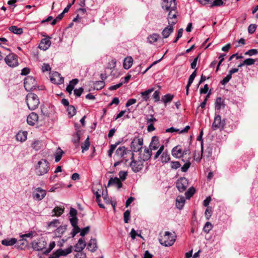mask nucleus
Segmentation results:
<instances>
[{"mask_svg":"<svg viewBox=\"0 0 258 258\" xmlns=\"http://www.w3.org/2000/svg\"><path fill=\"white\" fill-rule=\"evenodd\" d=\"M50 169L49 163L46 159L39 161L35 167V173L38 176H42L47 173Z\"/></svg>","mask_w":258,"mask_h":258,"instance_id":"obj_1","label":"nucleus"},{"mask_svg":"<svg viewBox=\"0 0 258 258\" xmlns=\"http://www.w3.org/2000/svg\"><path fill=\"white\" fill-rule=\"evenodd\" d=\"M26 102L28 108L31 110L37 108L40 104L38 97L33 93H29L27 95Z\"/></svg>","mask_w":258,"mask_h":258,"instance_id":"obj_2","label":"nucleus"},{"mask_svg":"<svg viewBox=\"0 0 258 258\" xmlns=\"http://www.w3.org/2000/svg\"><path fill=\"white\" fill-rule=\"evenodd\" d=\"M176 236L173 235L169 231H166L163 236H161L159 239L161 245L165 246H170L173 244L175 241Z\"/></svg>","mask_w":258,"mask_h":258,"instance_id":"obj_3","label":"nucleus"},{"mask_svg":"<svg viewBox=\"0 0 258 258\" xmlns=\"http://www.w3.org/2000/svg\"><path fill=\"white\" fill-rule=\"evenodd\" d=\"M225 124V120L221 119V117L219 115V112H215L214 121L212 124V129L213 131H216L218 129L222 130L224 129Z\"/></svg>","mask_w":258,"mask_h":258,"instance_id":"obj_4","label":"nucleus"},{"mask_svg":"<svg viewBox=\"0 0 258 258\" xmlns=\"http://www.w3.org/2000/svg\"><path fill=\"white\" fill-rule=\"evenodd\" d=\"M47 242L43 237H41L37 240H34L32 242V247L36 251H42L43 252L46 249Z\"/></svg>","mask_w":258,"mask_h":258,"instance_id":"obj_5","label":"nucleus"},{"mask_svg":"<svg viewBox=\"0 0 258 258\" xmlns=\"http://www.w3.org/2000/svg\"><path fill=\"white\" fill-rule=\"evenodd\" d=\"M36 85V81L33 77L29 76L24 80V86L27 91H30L35 89Z\"/></svg>","mask_w":258,"mask_h":258,"instance_id":"obj_6","label":"nucleus"},{"mask_svg":"<svg viewBox=\"0 0 258 258\" xmlns=\"http://www.w3.org/2000/svg\"><path fill=\"white\" fill-rule=\"evenodd\" d=\"M5 61L7 64L12 68H14L18 66V56L14 53H11L5 58Z\"/></svg>","mask_w":258,"mask_h":258,"instance_id":"obj_7","label":"nucleus"},{"mask_svg":"<svg viewBox=\"0 0 258 258\" xmlns=\"http://www.w3.org/2000/svg\"><path fill=\"white\" fill-rule=\"evenodd\" d=\"M143 144V140L142 138L135 137L131 143V148L133 152H137L142 149Z\"/></svg>","mask_w":258,"mask_h":258,"instance_id":"obj_8","label":"nucleus"},{"mask_svg":"<svg viewBox=\"0 0 258 258\" xmlns=\"http://www.w3.org/2000/svg\"><path fill=\"white\" fill-rule=\"evenodd\" d=\"M72 251V246H70L66 249H58L54 252L51 256V258H59L61 256H66Z\"/></svg>","mask_w":258,"mask_h":258,"instance_id":"obj_9","label":"nucleus"},{"mask_svg":"<svg viewBox=\"0 0 258 258\" xmlns=\"http://www.w3.org/2000/svg\"><path fill=\"white\" fill-rule=\"evenodd\" d=\"M167 11L169 12L167 17L168 24L169 25H174L177 22V9H172Z\"/></svg>","mask_w":258,"mask_h":258,"instance_id":"obj_10","label":"nucleus"},{"mask_svg":"<svg viewBox=\"0 0 258 258\" xmlns=\"http://www.w3.org/2000/svg\"><path fill=\"white\" fill-rule=\"evenodd\" d=\"M42 114L46 117H50L55 112V107L53 105H43L41 107Z\"/></svg>","mask_w":258,"mask_h":258,"instance_id":"obj_11","label":"nucleus"},{"mask_svg":"<svg viewBox=\"0 0 258 258\" xmlns=\"http://www.w3.org/2000/svg\"><path fill=\"white\" fill-rule=\"evenodd\" d=\"M188 185V180L185 177H181L178 179L176 182V187L180 192L184 191L187 187Z\"/></svg>","mask_w":258,"mask_h":258,"instance_id":"obj_12","label":"nucleus"},{"mask_svg":"<svg viewBox=\"0 0 258 258\" xmlns=\"http://www.w3.org/2000/svg\"><path fill=\"white\" fill-rule=\"evenodd\" d=\"M162 7L166 11L172 9H177L176 0H163L162 3Z\"/></svg>","mask_w":258,"mask_h":258,"instance_id":"obj_13","label":"nucleus"},{"mask_svg":"<svg viewBox=\"0 0 258 258\" xmlns=\"http://www.w3.org/2000/svg\"><path fill=\"white\" fill-rule=\"evenodd\" d=\"M130 166L134 172H138L142 169L143 167V161L141 160H133L130 164Z\"/></svg>","mask_w":258,"mask_h":258,"instance_id":"obj_14","label":"nucleus"},{"mask_svg":"<svg viewBox=\"0 0 258 258\" xmlns=\"http://www.w3.org/2000/svg\"><path fill=\"white\" fill-rule=\"evenodd\" d=\"M46 192L45 190L42 189L40 187H38L36 189L35 192L33 193V197L34 199L40 201L42 200L46 196Z\"/></svg>","mask_w":258,"mask_h":258,"instance_id":"obj_15","label":"nucleus"},{"mask_svg":"<svg viewBox=\"0 0 258 258\" xmlns=\"http://www.w3.org/2000/svg\"><path fill=\"white\" fill-rule=\"evenodd\" d=\"M51 82L55 84H61L63 83V78L58 72L53 73L50 76Z\"/></svg>","mask_w":258,"mask_h":258,"instance_id":"obj_16","label":"nucleus"},{"mask_svg":"<svg viewBox=\"0 0 258 258\" xmlns=\"http://www.w3.org/2000/svg\"><path fill=\"white\" fill-rule=\"evenodd\" d=\"M38 115L35 112H31L27 117V122L28 124L33 126L38 121Z\"/></svg>","mask_w":258,"mask_h":258,"instance_id":"obj_17","label":"nucleus"},{"mask_svg":"<svg viewBox=\"0 0 258 258\" xmlns=\"http://www.w3.org/2000/svg\"><path fill=\"white\" fill-rule=\"evenodd\" d=\"M130 152L124 146L118 148L115 151V155L120 158H124L125 155Z\"/></svg>","mask_w":258,"mask_h":258,"instance_id":"obj_18","label":"nucleus"},{"mask_svg":"<svg viewBox=\"0 0 258 258\" xmlns=\"http://www.w3.org/2000/svg\"><path fill=\"white\" fill-rule=\"evenodd\" d=\"M161 146L158 137L154 136L152 138L151 142L149 145L151 150H156Z\"/></svg>","mask_w":258,"mask_h":258,"instance_id":"obj_19","label":"nucleus"},{"mask_svg":"<svg viewBox=\"0 0 258 258\" xmlns=\"http://www.w3.org/2000/svg\"><path fill=\"white\" fill-rule=\"evenodd\" d=\"M50 38V37H47L43 38L41 40L39 45V47L40 49L46 50L50 47L51 45Z\"/></svg>","mask_w":258,"mask_h":258,"instance_id":"obj_20","label":"nucleus"},{"mask_svg":"<svg viewBox=\"0 0 258 258\" xmlns=\"http://www.w3.org/2000/svg\"><path fill=\"white\" fill-rule=\"evenodd\" d=\"M225 103L224 100L221 97H217L215 101V112H220L221 108H224Z\"/></svg>","mask_w":258,"mask_h":258,"instance_id":"obj_21","label":"nucleus"},{"mask_svg":"<svg viewBox=\"0 0 258 258\" xmlns=\"http://www.w3.org/2000/svg\"><path fill=\"white\" fill-rule=\"evenodd\" d=\"M86 246V243L84 238H81L75 245V251H83Z\"/></svg>","mask_w":258,"mask_h":258,"instance_id":"obj_22","label":"nucleus"},{"mask_svg":"<svg viewBox=\"0 0 258 258\" xmlns=\"http://www.w3.org/2000/svg\"><path fill=\"white\" fill-rule=\"evenodd\" d=\"M112 185L116 186L117 188L119 189L122 187V184L118 177H111L108 181L107 186Z\"/></svg>","mask_w":258,"mask_h":258,"instance_id":"obj_23","label":"nucleus"},{"mask_svg":"<svg viewBox=\"0 0 258 258\" xmlns=\"http://www.w3.org/2000/svg\"><path fill=\"white\" fill-rule=\"evenodd\" d=\"M172 155L173 156L179 158L183 156V150L180 146L174 147L172 150Z\"/></svg>","mask_w":258,"mask_h":258,"instance_id":"obj_24","label":"nucleus"},{"mask_svg":"<svg viewBox=\"0 0 258 258\" xmlns=\"http://www.w3.org/2000/svg\"><path fill=\"white\" fill-rule=\"evenodd\" d=\"M174 25H169L166 27L162 32V35L164 38H168L174 31Z\"/></svg>","mask_w":258,"mask_h":258,"instance_id":"obj_25","label":"nucleus"},{"mask_svg":"<svg viewBox=\"0 0 258 258\" xmlns=\"http://www.w3.org/2000/svg\"><path fill=\"white\" fill-rule=\"evenodd\" d=\"M87 249L92 252L95 251L97 249L96 239L91 238L87 244Z\"/></svg>","mask_w":258,"mask_h":258,"instance_id":"obj_26","label":"nucleus"},{"mask_svg":"<svg viewBox=\"0 0 258 258\" xmlns=\"http://www.w3.org/2000/svg\"><path fill=\"white\" fill-rule=\"evenodd\" d=\"M185 198L182 196H179L176 198V206L179 209H182L185 204Z\"/></svg>","mask_w":258,"mask_h":258,"instance_id":"obj_27","label":"nucleus"},{"mask_svg":"<svg viewBox=\"0 0 258 258\" xmlns=\"http://www.w3.org/2000/svg\"><path fill=\"white\" fill-rule=\"evenodd\" d=\"M17 242V239L15 238H7L2 241V244L5 246H12L16 244Z\"/></svg>","mask_w":258,"mask_h":258,"instance_id":"obj_28","label":"nucleus"},{"mask_svg":"<svg viewBox=\"0 0 258 258\" xmlns=\"http://www.w3.org/2000/svg\"><path fill=\"white\" fill-rule=\"evenodd\" d=\"M133 59L131 56H128L124 58L123 66L126 69H129L133 65Z\"/></svg>","mask_w":258,"mask_h":258,"instance_id":"obj_29","label":"nucleus"},{"mask_svg":"<svg viewBox=\"0 0 258 258\" xmlns=\"http://www.w3.org/2000/svg\"><path fill=\"white\" fill-rule=\"evenodd\" d=\"M16 138L17 141L23 142L27 140V132L26 131L20 132L17 134Z\"/></svg>","mask_w":258,"mask_h":258,"instance_id":"obj_30","label":"nucleus"},{"mask_svg":"<svg viewBox=\"0 0 258 258\" xmlns=\"http://www.w3.org/2000/svg\"><path fill=\"white\" fill-rule=\"evenodd\" d=\"M67 229V225L59 226L54 231V235L56 237H60Z\"/></svg>","mask_w":258,"mask_h":258,"instance_id":"obj_31","label":"nucleus"},{"mask_svg":"<svg viewBox=\"0 0 258 258\" xmlns=\"http://www.w3.org/2000/svg\"><path fill=\"white\" fill-rule=\"evenodd\" d=\"M27 245V242L25 239H22L19 240L15 247L19 249H24Z\"/></svg>","mask_w":258,"mask_h":258,"instance_id":"obj_32","label":"nucleus"},{"mask_svg":"<svg viewBox=\"0 0 258 258\" xmlns=\"http://www.w3.org/2000/svg\"><path fill=\"white\" fill-rule=\"evenodd\" d=\"M154 91V88H152L149 89L144 92H142L141 93V95L143 97V100L145 101H148L149 99V95L151 93H152Z\"/></svg>","mask_w":258,"mask_h":258,"instance_id":"obj_33","label":"nucleus"},{"mask_svg":"<svg viewBox=\"0 0 258 258\" xmlns=\"http://www.w3.org/2000/svg\"><path fill=\"white\" fill-rule=\"evenodd\" d=\"M174 97L173 95H171L170 94H167L163 96L161 98V101L164 103L166 105L167 103L170 102Z\"/></svg>","mask_w":258,"mask_h":258,"instance_id":"obj_34","label":"nucleus"},{"mask_svg":"<svg viewBox=\"0 0 258 258\" xmlns=\"http://www.w3.org/2000/svg\"><path fill=\"white\" fill-rule=\"evenodd\" d=\"M212 151H213V148L212 147L209 145L208 146L205 151L203 150V152H202V156L204 155V156H206L207 157H209L212 156Z\"/></svg>","mask_w":258,"mask_h":258,"instance_id":"obj_35","label":"nucleus"},{"mask_svg":"<svg viewBox=\"0 0 258 258\" xmlns=\"http://www.w3.org/2000/svg\"><path fill=\"white\" fill-rule=\"evenodd\" d=\"M159 38V35L157 33H154L150 35L148 37V41L150 43H153L156 42Z\"/></svg>","mask_w":258,"mask_h":258,"instance_id":"obj_36","label":"nucleus"},{"mask_svg":"<svg viewBox=\"0 0 258 258\" xmlns=\"http://www.w3.org/2000/svg\"><path fill=\"white\" fill-rule=\"evenodd\" d=\"M152 151L150 149H145L144 150V154L143 155V161H147L149 160L152 156Z\"/></svg>","mask_w":258,"mask_h":258,"instance_id":"obj_37","label":"nucleus"},{"mask_svg":"<svg viewBox=\"0 0 258 258\" xmlns=\"http://www.w3.org/2000/svg\"><path fill=\"white\" fill-rule=\"evenodd\" d=\"M9 30L16 34H21L23 32L22 28H18L16 26H11L9 28Z\"/></svg>","mask_w":258,"mask_h":258,"instance_id":"obj_38","label":"nucleus"},{"mask_svg":"<svg viewBox=\"0 0 258 258\" xmlns=\"http://www.w3.org/2000/svg\"><path fill=\"white\" fill-rule=\"evenodd\" d=\"M105 85V83L103 81H96L93 83L94 89L99 90L102 89Z\"/></svg>","mask_w":258,"mask_h":258,"instance_id":"obj_39","label":"nucleus"},{"mask_svg":"<svg viewBox=\"0 0 258 258\" xmlns=\"http://www.w3.org/2000/svg\"><path fill=\"white\" fill-rule=\"evenodd\" d=\"M63 154V151L59 148H58L55 154V161L56 162H59Z\"/></svg>","mask_w":258,"mask_h":258,"instance_id":"obj_40","label":"nucleus"},{"mask_svg":"<svg viewBox=\"0 0 258 258\" xmlns=\"http://www.w3.org/2000/svg\"><path fill=\"white\" fill-rule=\"evenodd\" d=\"M170 158V155L166 151L163 152L162 154L161 155L162 162L167 163L169 161Z\"/></svg>","mask_w":258,"mask_h":258,"instance_id":"obj_41","label":"nucleus"},{"mask_svg":"<svg viewBox=\"0 0 258 258\" xmlns=\"http://www.w3.org/2000/svg\"><path fill=\"white\" fill-rule=\"evenodd\" d=\"M90 142L89 141V137H88L83 145L81 146L82 151V152H84L85 151H87L89 149L90 147Z\"/></svg>","mask_w":258,"mask_h":258,"instance_id":"obj_42","label":"nucleus"},{"mask_svg":"<svg viewBox=\"0 0 258 258\" xmlns=\"http://www.w3.org/2000/svg\"><path fill=\"white\" fill-rule=\"evenodd\" d=\"M195 189L193 187H190L187 191L185 192V195L186 197V198L187 199H189L195 194Z\"/></svg>","mask_w":258,"mask_h":258,"instance_id":"obj_43","label":"nucleus"},{"mask_svg":"<svg viewBox=\"0 0 258 258\" xmlns=\"http://www.w3.org/2000/svg\"><path fill=\"white\" fill-rule=\"evenodd\" d=\"M67 111L68 114L70 116V117L73 116L76 113V108L73 105H69L68 106Z\"/></svg>","mask_w":258,"mask_h":258,"instance_id":"obj_44","label":"nucleus"},{"mask_svg":"<svg viewBox=\"0 0 258 258\" xmlns=\"http://www.w3.org/2000/svg\"><path fill=\"white\" fill-rule=\"evenodd\" d=\"M197 75V69L192 72V73L190 75L188 81L187 83V87H190L191 84L192 83L195 77Z\"/></svg>","mask_w":258,"mask_h":258,"instance_id":"obj_45","label":"nucleus"},{"mask_svg":"<svg viewBox=\"0 0 258 258\" xmlns=\"http://www.w3.org/2000/svg\"><path fill=\"white\" fill-rule=\"evenodd\" d=\"M64 211V209L59 207H56L53 210V212L54 213V215L57 216H60Z\"/></svg>","mask_w":258,"mask_h":258,"instance_id":"obj_46","label":"nucleus"},{"mask_svg":"<svg viewBox=\"0 0 258 258\" xmlns=\"http://www.w3.org/2000/svg\"><path fill=\"white\" fill-rule=\"evenodd\" d=\"M157 119L154 117L153 115H148L146 116V121L147 124H154V122H156Z\"/></svg>","mask_w":258,"mask_h":258,"instance_id":"obj_47","label":"nucleus"},{"mask_svg":"<svg viewBox=\"0 0 258 258\" xmlns=\"http://www.w3.org/2000/svg\"><path fill=\"white\" fill-rule=\"evenodd\" d=\"M120 142L116 143L115 144H111L110 146L109 150L108 151V156L109 157H112V153L114 150L116 148L117 146L119 144Z\"/></svg>","mask_w":258,"mask_h":258,"instance_id":"obj_48","label":"nucleus"},{"mask_svg":"<svg viewBox=\"0 0 258 258\" xmlns=\"http://www.w3.org/2000/svg\"><path fill=\"white\" fill-rule=\"evenodd\" d=\"M212 228H213V225H212V224L209 222H207L204 226L203 231L205 233H208L210 231V230L212 229Z\"/></svg>","mask_w":258,"mask_h":258,"instance_id":"obj_49","label":"nucleus"},{"mask_svg":"<svg viewBox=\"0 0 258 258\" xmlns=\"http://www.w3.org/2000/svg\"><path fill=\"white\" fill-rule=\"evenodd\" d=\"M223 2L222 0H215L213 1V0H212V2L210 3V7H218V6H221L223 5Z\"/></svg>","mask_w":258,"mask_h":258,"instance_id":"obj_50","label":"nucleus"},{"mask_svg":"<svg viewBox=\"0 0 258 258\" xmlns=\"http://www.w3.org/2000/svg\"><path fill=\"white\" fill-rule=\"evenodd\" d=\"M55 243L54 241H51L49 244L48 248H46L45 250L43 251L44 254H47L51 251V250L54 247Z\"/></svg>","mask_w":258,"mask_h":258,"instance_id":"obj_51","label":"nucleus"},{"mask_svg":"<svg viewBox=\"0 0 258 258\" xmlns=\"http://www.w3.org/2000/svg\"><path fill=\"white\" fill-rule=\"evenodd\" d=\"M36 235V233L35 231H30L28 233L24 234L21 235L20 236L22 239H25V238H32Z\"/></svg>","mask_w":258,"mask_h":258,"instance_id":"obj_52","label":"nucleus"},{"mask_svg":"<svg viewBox=\"0 0 258 258\" xmlns=\"http://www.w3.org/2000/svg\"><path fill=\"white\" fill-rule=\"evenodd\" d=\"M74 258H87L86 254L83 251H75Z\"/></svg>","mask_w":258,"mask_h":258,"instance_id":"obj_53","label":"nucleus"},{"mask_svg":"<svg viewBox=\"0 0 258 258\" xmlns=\"http://www.w3.org/2000/svg\"><path fill=\"white\" fill-rule=\"evenodd\" d=\"M164 149V145L162 144L161 145L159 150L157 151V152L155 154L154 157V159H157L159 157V156L161 154V153H163V152H164V151H163Z\"/></svg>","mask_w":258,"mask_h":258,"instance_id":"obj_54","label":"nucleus"},{"mask_svg":"<svg viewBox=\"0 0 258 258\" xmlns=\"http://www.w3.org/2000/svg\"><path fill=\"white\" fill-rule=\"evenodd\" d=\"M164 149V145L162 144L161 145L159 150L157 151V152L155 154L154 157V159H157L159 157V156L161 154V153H163V152H164V151H163Z\"/></svg>","mask_w":258,"mask_h":258,"instance_id":"obj_55","label":"nucleus"},{"mask_svg":"<svg viewBox=\"0 0 258 258\" xmlns=\"http://www.w3.org/2000/svg\"><path fill=\"white\" fill-rule=\"evenodd\" d=\"M130 212L129 210H126L124 212L123 218L124 223H127L130 220Z\"/></svg>","mask_w":258,"mask_h":258,"instance_id":"obj_56","label":"nucleus"},{"mask_svg":"<svg viewBox=\"0 0 258 258\" xmlns=\"http://www.w3.org/2000/svg\"><path fill=\"white\" fill-rule=\"evenodd\" d=\"M232 76L228 74L225 78L223 79L221 81L220 83L222 85H224L230 80Z\"/></svg>","mask_w":258,"mask_h":258,"instance_id":"obj_57","label":"nucleus"},{"mask_svg":"<svg viewBox=\"0 0 258 258\" xmlns=\"http://www.w3.org/2000/svg\"><path fill=\"white\" fill-rule=\"evenodd\" d=\"M257 53H258V51L256 49H251L245 52V55H247L249 56H252L253 55H255Z\"/></svg>","mask_w":258,"mask_h":258,"instance_id":"obj_58","label":"nucleus"},{"mask_svg":"<svg viewBox=\"0 0 258 258\" xmlns=\"http://www.w3.org/2000/svg\"><path fill=\"white\" fill-rule=\"evenodd\" d=\"M84 91V89L82 87H80L79 89H76L74 90V94L77 97H80Z\"/></svg>","mask_w":258,"mask_h":258,"instance_id":"obj_59","label":"nucleus"},{"mask_svg":"<svg viewBox=\"0 0 258 258\" xmlns=\"http://www.w3.org/2000/svg\"><path fill=\"white\" fill-rule=\"evenodd\" d=\"M41 70L43 72L50 71L51 67L48 63H44L42 66Z\"/></svg>","mask_w":258,"mask_h":258,"instance_id":"obj_60","label":"nucleus"},{"mask_svg":"<svg viewBox=\"0 0 258 258\" xmlns=\"http://www.w3.org/2000/svg\"><path fill=\"white\" fill-rule=\"evenodd\" d=\"M255 59L251 58H246L244 60V63L246 66H251L254 63Z\"/></svg>","mask_w":258,"mask_h":258,"instance_id":"obj_61","label":"nucleus"},{"mask_svg":"<svg viewBox=\"0 0 258 258\" xmlns=\"http://www.w3.org/2000/svg\"><path fill=\"white\" fill-rule=\"evenodd\" d=\"M256 25L255 24H250L248 28V31L249 34H253L256 30Z\"/></svg>","mask_w":258,"mask_h":258,"instance_id":"obj_62","label":"nucleus"},{"mask_svg":"<svg viewBox=\"0 0 258 258\" xmlns=\"http://www.w3.org/2000/svg\"><path fill=\"white\" fill-rule=\"evenodd\" d=\"M80 232V228L78 226L73 227V229L71 232V234L73 237H74L77 233Z\"/></svg>","mask_w":258,"mask_h":258,"instance_id":"obj_63","label":"nucleus"},{"mask_svg":"<svg viewBox=\"0 0 258 258\" xmlns=\"http://www.w3.org/2000/svg\"><path fill=\"white\" fill-rule=\"evenodd\" d=\"M70 221L73 227L78 226V218L77 217L70 218Z\"/></svg>","mask_w":258,"mask_h":258,"instance_id":"obj_64","label":"nucleus"}]
</instances>
